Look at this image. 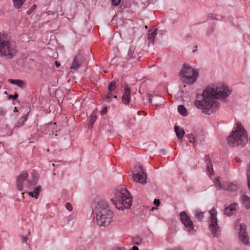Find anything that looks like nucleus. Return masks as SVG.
Listing matches in <instances>:
<instances>
[{
  "label": "nucleus",
  "instance_id": "nucleus-1",
  "mask_svg": "<svg viewBox=\"0 0 250 250\" xmlns=\"http://www.w3.org/2000/svg\"><path fill=\"white\" fill-rule=\"evenodd\" d=\"M231 93L229 87L221 83L209 85L202 94L197 96L195 105L207 114H211L219 108V99H226Z\"/></svg>",
  "mask_w": 250,
  "mask_h": 250
},
{
  "label": "nucleus",
  "instance_id": "nucleus-2",
  "mask_svg": "<svg viewBox=\"0 0 250 250\" xmlns=\"http://www.w3.org/2000/svg\"><path fill=\"white\" fill-rule=\"evenodd\" d=\"M95 212L97 224L101 226H107L112 220L113 213L106 202L104 201L97 203Z\"/></svg>",
  "mask_w": 250,
  "mask_h": 250
},
{
  "label": "nucleus",
  "instance_id": "nucleus-3",
  "mask_svg": "<svg viewBox=\"0 0 250 250\" xmlns=\"http://www.w3.org/2000/svg\"><path fill=\"white\" fill-rule=\"evenodd\" d=\"M111 201L118 209L129 208L132 204V198L129 191L123 187L117 188L114 192V198Z\"/></svg>",
  "mask_w": 250,
  "mask_h": 250
},
{
  "label": "nucleus",
  "instance_id": "nucleus-4",
  "mask_svg": "<svg viewBox=\"0 0 250 250\" xmlns=\"http://www.w3.org/2000/svg\"><path fill=\"white\" fill-rule=\"evenodd\" d=\"M227 140L229 145L231 147L239 146H243L245 145L248 141L247 134L241 123L237 124L235 130L231 132Z\"/></svg>",
  "mask_w": 250,
  "mask_h": 250
},
{
  "label": "nucleus",
  "instance_id": "nucleus-5",
  "mask_svg": "<svg viewBox=\"0 0 250 250\" xmlns=\"http://www.w3.org/2000/svg\"><path fill=\"white\" fill-rule=\"evenodd\" d=\"M16 53L15 43L9 42L8 38L4 34H0V56H6L11 59Z\"/></svg>",
  "mask_w": 250,
  "mask_h": 250
},
{
  "label": "nucleus",
  "instance_id": "nucleus-6",
  "mask_svg": "<svg viewBox=\"0 0 250 250\" xmlns=\"http://www.w3.org/2000/svg\"><path fill=\"white\" fill-rule=\"evenodd\" d=\"M28 174L27 171H23L21 172L17 178V187L19 190H22L25 186L28 188L31 189L32 187L35 186L38 181V177L37 174H32L31 180L27 179Z\"/></svg>",
  "mask_w": 250,
  "mask_h": 250
},
{
  "label": "nucleus",
  "instance_id": "nucleus-7",
  "mask_svg": "<svg viewBox=\"0 0 250 250\" xmlns=\"http://www.w3.org/2000/svg\"><path fill=\"white\" fill-rule=\"evenodd\" d=\"M198 73L196 70L192 68L188 64L184 63L180 72V76L183 83L188 84H192L197 80Z\"/></svg>",
  "mask_w": 250,
  "mask_h": 250
},
{
  "label": "nucleus",
  "instance_id": "nucleus-8",
  "mask_svg": "<svg viewBox=\"0 0 250 250\" xmlns=\"http://www.w3.org/2000/svg\"><path fill=\"white\" fill-rule=\"evenodd\" d=\"M210 223L209 228L214 237L218 238L221 233V228L217 223V210L213 208L210 211Z\"/></svg>",
  "mask_w": 250,
  "mask_h": 250
},
{
  "label": "nucleus",
  "instance_id": "nucleus-9",
  "mask_svg": "<svg viewBox=\"0 0 250 250\" xmlns=\"http://www.w3.org/2000/svg\"><path fill=\"white\" fill-rule=\"evenodd\" d=\"M180 220L185 227L186 230L190 234H193L196 232L194 226L190 217L185 211L181 212L179 214Z\"/></svg>",
  "mask_w": 250,
  "mask_h": 250
},
{
  "label": "nucleus",
  "instance_id": "nucleus-10",
  "mask_svg": "<svg viewBox=\"0 0 250 250\" xmlns=\"http://www.w3.org/2000/svg\"><path fill=\"white\" fill-rule=\"evenodd\" d=\"M139 170H136L137 172L134 174L132 176V179L134 181L139 182L142 185H145L147 181L146 174L144 172L142 166L139 165L138 166Z\"/></svg>",
  "mask_w": 250,
  "mask_h": 250
},
{
  "label": "nucleus",
  "instance_id": "nucleus-11",
  "mask_svg": "<svg viewBox=\"0 0 250 250\" xmlns=\"http://www.w3.org/2000/svg\"><path fill=\"white\" fill-rule=\"evenodd\" d=\"M85 62V55L82 51H79L74 57L70 68L71 69H78Z\"/></svg>",
  "mask_w": 250,
  "mask_h": 250
},
{
  "label": "nucleus",
  "instance_id": "nucleus-12",
  "mask_svg": "<svg viewBox=\"0 0 250 250\" xmlns=\"http://www.w3.org/2000/svg\"><path fill=\"white\" fill-rule=\"evenodd\" d=\"M239 237L241 241L244 244L248 246H250V243L249 242L248 234L246 231V226L243 224H241L240 225Z\"/></svg>",
  "mask_w": 250,
  "mask_h": 250
},
{
  "label": "nucleus",
  "instance_id": "nucleus-13",
  "mask_svg": "<svg viewBox=\"0 0 250 250\" xmlns=\"http://www.w3.org/2000/svg\"><path fill=\"white\" fill-rule=\"evenodd\" d=\"M131 90L128 86H126L125 88V92L122 97L123 103L125 104H128L130 101Z\"/></svg>",
  "mask_w": 250,
  "mask_h": 250
},
{
  "label": "nucleus",
  "instance_id": "nucleus-14",
  "mask_svg": "<svg viewBox=\"0 0 250 250\" xmlns=\"http://www.w3.org/2000/svg\"><path fill=\"white\" fill-rule=\"evenodd\" d=\"M237 203L230 204L229 207L226 208L224 209V214L227 216H230L236 212Z\"/></svg>",
  "mask_w": 250,
  "mask_h": 250
},
{
  "label": "nucleus",
  "instance_id": "nucleus-15",
  "mask_svg": "<svg viewBox=\"0 0 250 250\" xmlns=\"http://www.w3.org/2000/svg\"><path fill=\"white\" fill-rule=\"evenodd\" d=\"M187 138L188 139V141L192 144H194L195 143H198V141L200 142H202L204 140V137L203 135H202V137H200L199 136H194V135L192 134H188L187 136Z\"/></svg>",
  "mask_w": 250,
  "mask_h": 250
},
{
  "label": "nucleus",
  "instance_id": "nucleus-16",
  "mask_svg": "<svg viewBox=\"0 0 250 250\" xmlns=\"http://www.w3.org/2000/svg\"><path fill=\"white\" fill-rule=\"evenodd\" d=\"M237 189V186L232 183L227 182L223 184V189L233 191H235Z\"/></svg>",
  "mask_w": 250,
  "mask_h": 250
},
{
  "label": "nucleus",
  "instance_id": "nucleus-17",
  "mask_svg": "<svg viewBox=\"0 0 250 250\" xmlns=\"http://www.w3.org/2000/svg\"><path fill=\"white\" fill-rule=\"evenodd\" d=\"M8 82L10 83L16 84V85H18L19 87H20V88H24L26 85V83L24 81H23L22 80H19V79H16V80L9 79Z\"/></svg>",
  "mask_w": 250,
  "mask_h": 250
},
{
  "label": "nucleus",
  "instance_id": "nucleus-18",
  "mask_svg": "<svg viewBox=\"0 0 250 250\" xmlns=\"http://www.w3.org/2000/svg\"><path fill=\"white\" fill-rule=\"evenodd\" d=\"M157 34V29H155L153 30H149L147 34V39L153 44L154 43L155 38Z\"/></svg>",
  "mask_w": 250,
  "mask_h": 250
},
{
  "label": "nucleus",
  "instance_id": "nucleus-19",
  "mask_svg": "<svg viewBox=\"0 0 250 250\" xmlns=\"http://www.w3.org/2000/svg\"><path fill=\"white\" fill-rule=\"evenodd\" d=\"M241 201L243 205L246 209L250 208V198L247 195L241 196Z\"/></svg>",
  "mask_w": 250,
  "mask_h": 250
},
{
  "label": "nucleus",
  "instance_id": "nucleus-20",
  "mask_svg": "<svg viewBox=\"0 0 250 250\" xmlns=\"http://www.w3.org/2000/svg\"><path fill=\"white\" fill-rule=\"evenodd\" d=\"M174 129L177 138L179 139H181L185 134L183 129L180 128L178 126H175Z\"/></svg>",
  "mask_w": 250,
  "mask_h": 250
},
{
  "label": "nucleus",
  "instance_id": "nucleus-21",
  "mask_svg": "<svg viewBox=\"0 0 250 250\" xmlns=\"http://www.w3.org/2000/svg\"><path fill=\"white\" fill-rule=\"evenodd\" d=\"M178 111L183 116H186L188 115L187 109L183 105H178Z\"/></svg>",
  "mask_w": 250,
  "mask_h": 250
},
{
  "label": "nucleus",
  "instance_id": "nucleus-22",
  "mask_svg": "<svg viewBox=\"0 0 250 250\" xmlns=\"http://www.w3.org/2000/svg\"><path fill=\"white\" fill-rule=\"evenodd\" d=\"M194 212V216L195 218L198 221H201L204 218V212L198 209H196Z\"/></svg>",
  "mask_w": 250,
  "mask_h": 250
},
{
  "label": "nucleus",
  "instance_id": "nucleus-23",
  "mask_svg": "<svg viewBox=\"0 0 250 250\" xmlns=\"http://www.w3.org/2000/svg\"><path fill=\"white\" fill-rule=\"evenodd\" d=\"M26 0H12L14 7L17 8H20L24 3Z\"/></svg>",
  "mask_w": 250,
  "mask_h": 250
},
{
  "label": "nucleus",
  "instance_id": "nucleus-24",
  "mask_svg": "<svg viewBox=\"0 0 250 250\" xmlns=\"http://www.w3.org/2000/svg\"><path fill=\"white\" fill-rule=\"evenodd\" d=\"M33 188V190L32 192H33V193L34 194V196L36 199L38 198V196L40 193V192L41 191V187L40 186H38L36 187L35 188L32 187Z\"/></svg>",
  "mask_w": 250,
  "mask_h": 250
},
{
  "label": "nucleus",
  "instance_id": "nucleus-25",
  "mask_svg": "<svg viewBox=\"0 0 250 250\" xmlns=\"http://www.w3.org/2000/svg\"><path fill=\"white\" fill-rule=\"evenodd\" d=\"M247 176L248 186L250 189V163L247 165Z\"/></svg>",
  "mask_w": 250,
  "mask_h": 250
},
{
  "label": "nucleus",
  "instance_id": "nucleus-26",
  "mask_svg": "<svg viewBox=\"0 0 250 250\" xmlns=\"http://www.w3.org/2000/svg\"><path fill=\"white\" fill-rule=\"evenodd\" d=\"M206 169L208 173H209L210 175H212L214 174L212 165L210 162H209V163L207 164Z\"/></svg>",
  "mask_w": 250,
  "mask_h": 250
},
{
  "label": "nucleus",
  "instance_id": "nucleus-27",
  "mask_svg": "<svg viewBox=\"0 0 250 250\" xmlns=\"http://www.w3.org/2000/svg\"><path fill=\"white\" fill-rule=\"evenodd\" d=\"M116 82L115 81H113L110 83L108 86V90L109 92H113L115 91L116 88Z\"/></svg>",
  "mask_w": 250,
  "mask_h": 250
},
{
  "label": "nucleus",
  "instance_id": "nucleus-28",
  "mask_svg": "<svg viewBox=\"0 0 250 250\" xmlns=\"http://www.w3.org/2000/svg\"><path fill=\"white\" fill-rule=\"evenodd\" d=\"M142 239L139 236H136L133 237V243L136 245H140L142 243Z\"/></svg>",
  "mask_w": 250,
  "mask_h": 250
},
{
  "label": "nucleus",
  "instance_id": "nucleus-29",
  "mask_svg": "<svg viewBox=\"0 0 250 250\" xmlns=\"http://www.w3.org/2000/svg\"><path fill=\"white\" fill-rule=\"evenodd\" d=\"M135 48L133 47H130L128 52V59L134 58L135 55H134Z\"/></svg>",
  "mask_w": 250,
  "mask_h": 250
},
{
  "label": "nucleus",
  "instance_id": "nucleus-30",
  "mask_svg": "<svg viewBox=\"0 0 250 250\" xmlns=\"http://www.w3.org/2000/svg\"><path fill=\"white\" fill-rule=\"evenodd\" d=\"M113 97V94L112 93L110 92H108L104 97V100L108 103H109L111 101V99Z\"/></svg>",
  "mask_w": 250,
  "mask_h": 250
},
{
  "label": "nucleus",
  "instance_id": "nucleus-31",
  "mask_svg": "<svg viewBox=\"0 0 250 250\" xmlns=\"http://www.w3.org/2000/svg\"><path fill=\"white\" fill-rule=\"evenodd\" d=\"M27 116V115H26L25 117H22L20 119L18 122V124L15 126V127H20L21 126L24 122L26 120Z\"/></svg>",
  "mask_w": 250,
  "mask_h": 250
},
{
  "label": "nucleus",
  "instance_id": "nucleus-32",
  "mask_svg": "<svg viewBox=\"0 0 250 250\" xmlns=\"http://www.w3.org/2000/svg\"><path fill=\"white\" fill-rule=\"evenodd\" d=\"M96 119H97V117L96 116L92 115H91L90 119V122L88 124L89 128L92 127L93 123L96 121Z\"/></svg>",
  "mask_w": 250,
  "mask_h": 250
},
{
  "label": "nucleus",
  "instance_id": "nucleus-33",
  "mask_svg": "<svg viewBox=\"0 0 250 250\" xmlns=\"http://www.w3.org/2000/svg\"><path fill=\"white\" fill-rule=\"evenodd\" d=\"M36 5L34 4L27 11V14L29 15H30L36 9Z\"/></svg>",
  "mask_w": 250,
  "mask_h": 250
},
{
  "label": "nucleus",
  "instance_id": "nucleus-34",
  "mask_svg": "<svg viewBox=\"0 0 250 250\" xmlns=\"http://www.w3.org/2000/svg\"><path fill=\"white\" fill-rule=\"evenodd\" d=\"M216 187H218L219 189H223V185H221L219 180H216Z\"/></svg>",
  "mask_w": 250,
  "mask_h": 250
},
{
  "label": "nucleus",
  "instance_id": "nucleus-35",
  "mask_svg": "<svg viewBox=\"0 0 250 250\" xmlns=\"http://www.w3.org/2000/svg\"><path fill=\"white\" fill-rule=\"evenodd\" d=\"M65 208L69 211H72L73 209L72 206L71 204L69 203H66Z\"/></svg>",
  "mask_w": 250,
  "mask_h": 250
},
{
  "label": "nucleus",
  "instance_id": "nucleus-36",
  "mask_svg": "<svg viewBox=\"0 0 250 250\" xmlns=\"http://www.w3.org/2000/svg\"><path fill=\"white\" fill-rule=\"evenodd\" d=\"M112 4L114 6H118L121 3V0H111Z\"/></svg>",
  "mask_w": 250,
  "mask_h": 250
},
{
  "label": "nucleus",
  "instance_id": "nucleus-37",
  "mask_svg": "<svg viewBox=\"0 0 250 250\" xmlns=\"http://www.w3.org/2000/svg\"><path fill=\"white\" fill-rule=\"evenodd\" d=\"M18 94L17 93H15L14 95H11L9 96V99H12L15 100H16L18 98Z\"/></svg>",
  "mask_w": 250,
  "mask_h": 250
},
{
  "label": "nucleus",
  "instance_id": "nucleus-38",
  "mask_svg": "<svg viewBox=\"0 0 250 250\" xmlns=\"http://www.w3.org/2000/svg\"><path fill=\"white\" fill-rule=\"evenodd\" d=\"M146 99H147V101L149 103H151L152 102V98H151V94H146Z\"/></svg>",
  "mask_w": 250,
  "mask_h": 250
},
{
  "label": "nucleus",
  "instance_id": "nucleus-39",
  "mask_svg": "<svg viewBox=\"0 0 250 250\" xmlns=\"http://www.w3.org/2000/svg\"><path fill=\"white\" fill-rule=\"evenodd\" d=\"M6 113V111L5 109H4L3 108L0 107V115L3 116V115H5Z\"/></svg>",
  "mask_w": 250,
  "mask_h": 250
},
{
  "label": "nucleus",
  "instance_id": "nucleus-40",
  "mask_svg": "<svg viewBox=\"0 0 250 250\" xmlns=\"http://www.w3.org/2000/svg\"><path fill=\"white\" fill-rule=\"evenodd\" d=\"M28 240L27 237L24 235L21 236V240L22 243H26Z\"/></svg>",
  "mask_w": 250,
  "mask_h": 250
},
{
  "label": "nucleus",
  "instance_id": "nucleus-41",
  "mask_svg": "<svg viewBox=\"0 0 250 250\" xmlns=\"http://www.w3.org/2000/svg\"><path fill=\"white\" fill-rule=\"evenodd\" d=\"M154 204L156 206H159L160 204V201H159V200L155 199L154 200Z\"/></svg>",
  "mask_w": 250,
  "mask_h": 250
},
{
  "label": "nucleus",
  "instance_id": "nucleus-42",
  "mask_svg": "<svg viewBox=\"0 0 250 250\" xmlns=\"http://www.w3.org/2000/svg\"><path fill=\"white\" fill-rule=\"evenodd\" d=\"M100 112H101V115H103V114H104L105 113H106L107 112L106 107H104L103 108V109H102V110Z\"/></svg>",
  "mask_w": 250,
  "mask_h": 250
},
{
  "label": "nucleus",
  "instance_id": "nucleus-43",
  "mask_svg": "<svg viewBox=\"0 0 250 250\" xmlns=\"http://www.w3.org/2000/svg\"><path fill=\"white\" fill-rule=\"evenodd\" d=\"M204 160L206 162V164L209 163V162H210V160H209L208 155H206L205 156Z\"/></svg>",
  "mask_w": 250,
  "mask_h": 250
},
{
  "label": "nucleus",
  "instance_id": "nucleus-44",
  "mask_svg": "<svg viewBox=\"0 0 250 250\" xmlns=\"http://www.w3.org/2000/svg\"><path fill=\"white\" fill-rule=\"evenodd\" d=\"M30 196V197H35L34 195V193H33V192H32V191H29V192H26Z\"/></svg>",
  "mask_w": 250,
  "mask_h": 250
},
{
  "label": "nucleus",
  "instance_id": "nucleus-45",
  "mask_svg": "<svg viewBox=\"0 0 250 250\" xmlns=\"http://www.w3.org/2000/svg\"><path fill=\"white\" fill-rule=\"evenodd\" d=\"M166 250H180V248H178V247H176V248H175L173 249H166Z\"/></svg>",
  "mask_w": 250,
  "mask_h": 250
},
{
  "label": "nucleus",
  "instance_id": "nucleus-46",
  "mask_svg": "<svg viewBox=\"0 0 250 250\" xmlns=\"http://www.w3.org/2000/svg\"><path fill=\"white\" fill-rule=\"evenodd\" d=\"M55 64L57 67H58L60 66V63L59 62H58L57 61L55 62Z\"/></svg>",
  "mask_w": 250,
  "mask_h": 250
},
{
  "label": "nucleus",
  "instance_id": "nucleus-47",
  "mask_svg": "<svg viewBox=\"0 0 250 250\" xmlns=\"http://www.w3.org/2000/svg\"><path fill=\"white\" fill-rule=\"evenodd\" d=\"M132 250H139V249L136 246H133L132 248Z\"/></svg>",
  "mask_w": 250,
  "mask_h": 250
},
{
  "label": "nucleus",
  "instance_id": "nucleus-48",
  "mask_svg": "<svg viewBox=\"0 0 250 250\" xmlns=\"http://www.w3.org/2000/svg\"><path fill=\"white\" fill-rule=\"evenodd\" d=\"M235 160H236V161H237V162H241V159H240V158L236 157V158H235Z\"/></svg>",
  "mask_w": 250,
  "mask_h": 250
},
{
  "label": "nucleus",
  "instance_id": "nucleus-49",
  "mask_svg": "<svg viewBox=\"0 0 250 250\" xmlns=\"http://www.w3.org/2000/svg\"><path fill=\"white\" fill-rule=\"evenodd\" d=\"M130 31L132 34H133L135 33V31L134 30V28L130 29Z\"/></svg>",
  "mask_w": 250,
  "mask_h": 250
},
{
  "label": "nucleus",
  "instance_id": "nucleus-50",
  "mask_svg": "<svg viewBox=\"0 0 250 250\" xmlns=\"http://www.w3.org/2000/svg\"><path fill=\"white\" fill-rule=\"evenodd\" d=\"M115 250H123L122 248H118L116 249H115Z\"/></svg>",
  "mask_w": 250,
  "mask_h": 250
},
{
  "label": "nucleus",
  "instance_id": "nucleus-51",
  "mask_svg": "<svg viewBox=\"0 0 250 250\" xmlns=\"http://www.w3.org/2000/svg\"><path fill=\"white\" fill-rule=\"evenodd\" d=\"M113 97L114 98H115V99H117V96H113Z\"/></svg>",
  "mask_w": 250,
  "mask_h": 250
},
{
  "label": "nucleus",
  "instance_id": "nucleus-52",
  "mask_svg": "<svg viewBox=\"0 0 250 250\" xmlns=\"http://www.w3.org/2000/svg\"><path fill=\"white\" fill-rule=\"evenodd\" d=\"M30 231H28V234L29 235V234H30Z\"/></svg>",
  "mask_w": 250,
  "mask_h": 250
},
{
  "label": "nucleus",
  "instance_id": "nucleus-53",
  "mask_svg": "<svg viewBox=\"0 0 250 250\" xmlns=\"http://www.w3.org/2000/svg\"><path fill=\"white\" fill-rule=\"evenodd\" d=\"M52 165L53 167H54V166H55L54 164H52Z\"/></svg>",
  "mask_w": 250,
  "mask_h": 250
},
{
  "label": "nucleus",
  "instance_id": "nucleus-54",
  "mask_svg": "<svg viewBox=\"0 0 250 250\" xmlns=\"http://www.w3.org/2000/svg\"><path fill=\"white\" fill-rule=\"evenodd\" d=\"M5 94H7V91H5Z\"/></svg>",
  "mask_w": 250,
  "mask_h": 250
},
{
  "label": "nucleus",
  "instance_id": "nucleus-55",
  "mask_svg": "<svg viewBox=\"0 0 250 250\" xmlns=\"http://www.w3.org/2000/svg\"><path fill=\"white\" fill-rule=\"evenodd\" d=\"M5 94H7V91H5Z\"/></svg>",
  "mask_w": 250,
  "mask_h": 250
}]
</instances>
